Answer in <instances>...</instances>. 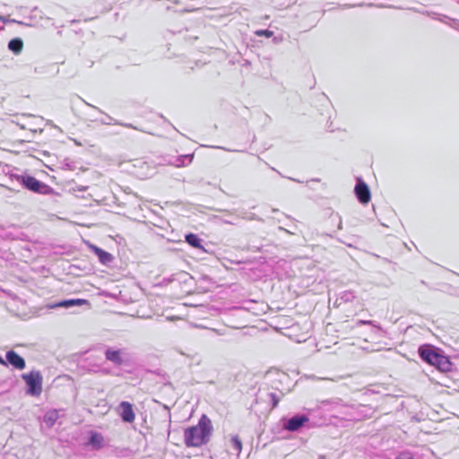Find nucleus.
<instances>
[{
	"instance_id": "obj_30",
	"label": "nucleus",
	"mask_w": 459,
	"mask_h": 459,
	"mask_svg": "<svg viewBox=\"0 0 459 459\" xmlns=\"http://www.w3.org/2000/svg\"><path fill=\"white\" fill-rule=\"evenodd\" d=\"M273 41H274V42H277V41H278V39L274 38V39H273Z\"/></svg>"
},
{
	"instance_id": "obj_22",
	"label": "nucleus",
	"mask_w": 459,
	"mask_h": 459,
	"mask_svg": "<svg viewBox=\"0 0 459 459\" xmlns=\"http://www.w3.org/2000/svg\"><path fill=\"white\" fill-rule=\"evenodd\" d=\"M255 35L257 36H264L266 38H271L273 35V32L269 30H259L255 31Z\"/></svg>"
},
{
	"instance_id": "obj_5",
	"label": "nucleus",
	"mask_w": 459,
	"mask_h": 459,
	"mask_svg": "<svg viewBox=\"0 0 459 459\" xmlns=\"http://www.w3.org/2000/svg\"><path fill=\"white\" fill-rule=\"evenodd\" d=\"M309 419L307 415L298 414L287 420V422L283 425L284 429L294 432L299 430L301 427L305 425V423L308 422Z\"/></svg>"
},
{
	"instance_id": "obj_3",
	"label": "nucleus",
	"mask_w": 459,
	"mask_h": 459,
	"mask_svg": "<svg viewBox=\"0 0 459 459\" xmlns=\"http://www.w3.org/2000/svg\"><path fill=\"white\" fill-rule=\"evenodd\" d=\"M22 378L28 385L27 394L39 396L41 394L43 377L39 370H32L30 373L22 374Z\"/></svg>"
},
{
	"instance_id": "obj_2",
	"label": "nucleus",
	"mask_w": 459,
	"mask_h": 459,
	"mask_svg": "<svg viewBox=\"0 0 459 459\" xmlns=\"http://www.w3.org/2000/svg\"><path fill=\"white\" fill-rule=\"evenodd\" d=\"M16 180L25 188L37 194L51 195L54 190L48 185L29 175L15 176Z\"/></svg>"
},
{
	"instance_id": "obj_8",
	"label": "nucleus",
	"mask_w": 459,
	"mask_h": 459,
	"mask_svg": "<svg viewBox=\"0 0 459 459\" xmlns=\"http://www.w3.org/2000/svg\"><path fill=\"white\" fill-rule=\"evenodd\" d=\"M121 409L120 416L125 422L131 423L135 419V414L133 410V406L129 402H121L119 404Z\"/></svg>"
},
{
	"instance_id": "obj_25",
	"label": "nucleus",
	"mask_w": 459,
	"mask_h": 459,
	"mask_svg": "<svg viewBox=\"0 0 459 459\" xmlns=\"http://www.w3.org/2000/svg\"><path fill=\"white\" fill-rule=\"evenodd\" d=\"M338 217V225H337V228L338 230H342V219L341 217L337 216Z\"/></svg>"
},
{
	"instance_id": "obj_26",
	"label": "nucleus",
	"mask_w": 459,
	"mask_h": 459,
	"mask_svg": "<svg viewBox=\"0 0 459 459\" xmlns=\"http://www.w3.org/2000/svg\"><path fill=\"white\" fill-rule=\"evenodd\" d=\"M84 103H85L86 105H88V106H90V107H91V108H93L97 109L99 112L102 113V111H101L100 109H99L96 106L91 105L90 103H88V102H86V101H84Z\"/></svg>"
},
{
	"instance_id": "obj_31",
	"label": "nucleus",
	"mask_w": 459,
	"mask_h": 459,
	"mask_svg": "<svg viewBox=\"0 0 459 459\" xmlns=\"http://www.w3.org/2000/svg\"><path fill=\"white\" fill-rule=\"evenodd\" d=\"M0 19H2V17L0 16Z\"/></svg>"
},
{
	"instance_id": "obj_13",
	"label": "nucleus",
	"mask_w": 459,
	"mask_h": 459,
	"mask_svg": "<svg viewBox=\"0 0 459 459\" xmlns=\"http://www.w3.org/2000/svg\"><path fill=\"white\" fill-rule=\"evenodd\" d=\"M437 361L433 364V366H436L438 369L442 371H448L451 368V362L449 361L448 358L438 354L437 358Z\"/></svg>"
},
{
	"instance_id": "obj_11",
	"label": "nucleus",
	"mask_w": 459,
	"mask_h": 459,
	"mask_svg": "<svg viewBox=\"0 0 459 459\" xmlns=\"http://www.w3.org/2000/svg\"><path fill=\"white\" fill-rule=\"evenodd\" d=\"M105 357L108 360L113 362L116 365L119 366L123 363L120 350L108 349L105 351Z\"/></svg>"
},
{
	"instance_id": "obj_15",
	"label": "nucleus",
	"mask_w": 459,
	"mask_h": 459,
	"mask_svg": "<svg viewBox=\"0 0 459 459\" xmlns=\"http://www.w3.org/2000/svg\"><path fill=\"white\" fill-rule=\"evenodd\" d=\"M89 445L94 448L99 449L103 445V437L98 432H91L89 439Z\"/></svg>"
},
{
	"instance_id": "obj_19",
	"label": "nucleus",
	"mask_w": 459,
	"mask_h": 459,
	"mask_svg": "<svg viewBox=\"0 0 459 459\" xmlns=\"http://www.w3.org/2000/svg\"><path fill=\"white\" fill-rule=\"evenodd\" d=\"M101 123L104 125H110V124L114 123L116 125H121L125 127H129V128L133 127V126L131 124H123V123H118L117 121H114V119L109 116H107V118L105 120H102Z\"/></svg>"
},
{
	"instance_id": "obj_9",
	"label": "nucleus",
	"mask_w": 459,
	"mask_h": 459,
	"mask_svg": "<svg viewBox=\"0 0 459 459\" xmlns=\"http://www.w3.org/2000/svg\"><path fill=\"white\" fill-rule=\"evenodd\" d=\"M419 353L420 358L426 361L427 363L433 365L435 361H437V358L438 356V353L436 352L431 347L429 346H423L420 347Z\"/></svg>"
},
{
	"instance_id": "obj_17",
	"label": "nucleus",
	"mask_w": 459,
	"mask_h": 459,
	"mask_svg": "<svg viewBox=\"0 0 459 459\" xmlns=\"http://www.w3.org/2000/svg\"><path fill=\"white\" fill-rule=\"evenodd\" d=\"M230 446L233 450L236 451L238 455L242 450V442L238 436H233L230 439Z\"/></svg>"
},
{
	"instance_id": "obj_29",
	"label": "nucleus",
	"mask_w": 459,
	"mask_h": 459,
	"mask_svg": "<svg viewBox=\"0 0 459 459\" xmlns=\"http://www.w3.org/2000/svg\"><path fill=\"white\" fill-rule=\"evenodd\" d=\"M249 220H254L255 219V214H251L250 217H248Z\"/></svg>"
},
{
	"instance_id": "obj_1",
	"label": "nucleus",
	"mask_w": 459,
	"mask_h": 459,
	"mask_svg": "<svg viewBox=\"0 0 459 459\" xmlns=\"http://www.w3.org/2000/svg\"><path fill=\"white\" fill-rule=\"evenodd\" d=\"M211 420L203 414L197 425L186 428L184 431V441L187 447H200L206 445L212 433Z\"/></svg>"
},
{
	"instance_id": "obj_10",
	"label": "nucleus",
	"mask_w": 459,
	"mask_h": 459,
	"mask_svg": "<svg viewBox=\"0 0 459 459\" xmlns=\"http://www.w3.org/2000/svg\"><path fill=\"white\" fill-rule=\"evenodd\" d=\"M82 305H89V301L87 299H65L60 302L50 305L49 307L50 308H56V307L69 308V307H72L74 306H82Z\"/></svg>"
},
{
	"instance_id": "obj_6",
	"label": "nucleus",
	"mask_w": 459,
	"mask_h": 459,
	"mask_svg": "<svg viewBox=\"0 0 459 459\" xmlns=\"http://www.w3.org/2000/svg\"><path fill=\"white\" fill-rule=\"evenodd\" d=\"M418 12L429 16V18H431L433 20H437L440 22H443L449 26H453L459 30V27H457V25L459 26V21L450 19L449 17H447L445 14H441V13H436L433 11H418Z\"/></svg>"
},
{
	"instance_id": "obj_24",
	"label": "nucleus",
	"mask_w": 459,
	"mask_h": 459,
	"mask_svg": "<svg viewBox=\"0 0 459 459\" xmlns=\"http://www.w3.org/2000/svg\"><path fill=\"white\" fill-rule=\"evenodd\" d=\"M269 395L271 397L273 408H275L280 402V397L274 393H271Z\"/></svg>"
},
{
	"instance_id": "obj_14",
	"label": "nucleus",
	"mask_w": 459,
	"mask_h": 459,
	"mask_svg": "<svg viewBox=\"0 0 459 459\" xmlns=\"http://www.w3.org/2000/svg\"><path fill=\"white\" fill-rule=\"evenodd\" d=\"M8 48L16 55L20 54L23 48V42L22 39L15 38L11 39L8 43Z\"/></svg>"
},
{
	"instance_id": "obj_23",
	"label": "nucleus",
	"mask_w": 459,
	"mask_h": 459,
	"mask_svg": "<svg viewBox=\"0 0 459 459\" xmlns=\"http://www.w3.org/2000/svg\"><path fill=\"white\" fill-rule=\"evenodd\" d=\"M192 159H193V156H192V155L180 156V157H178V161L179 163H178L176 166H177V167H180V166H182V165H183V163H184V160H188V162L190 163V162L192 161Z\"/></svg>"
},
{
	"instance_id": "obj_16",
	"label": "nucleus",
	"mask_w": 459,
	"mask_h": 459,
	"mask_svg": "<svg viewBox=\"0 0 459 459\" xmlns=\"http://www.w3.org/2000/svg\"><path fill=\"white\" fill-rule=\"evenodd\" d=\"M186 242L193 247L203 248L201 245V239L197 235L189 233L186 235Z\"/></svg>"
},
{
	"instance_id": "obj_28",
	"label": "nucleus",
	"mask_w": 459,
	"mask_h": 459,
	"mask_svg": "<svg viewBox=\"0 0 459 459\" xmlns=\"http://www.w3.org/2000/svg\"><path fill=\"white\" fill-rule=\"evenodd\" d=\"M359 324H362V325H371V324H372V321H363V320H361V321H359Z\"/></svg>"
},
{
	"instance_id": "obj_20",
	"label": "nucleus",
	"mask_w": 459,
	"mask_h": 459,
	"mask_svg": "<svg viewBox=\"0 0 459 459\" xmlns=\"http://www.w3.org/2000/svg\"><path fill=\"white\" fill-rule=\"evenodd\" d=\"M56 419H57V412L55 411L48 412L45 416V420L47 423L53 424Z\"/></svg>"
},
{
	"instance_id": "obj_4",
	"label": "nucleus",
	"mask_w": 459,
	"mask_h": 459,
	"mask_svg": "<svg viewBox=\"0 0 459 459\" xmlns=\"http://www.w3.org/2000/svg\"><path fill=\"white\" fill-rule=\"evenodd\" d=\"M355 195L358 198V200L363 204H366L370 201V190L368 186V185L361 179L359 178L357 180V184L354 188Z\"/></svg>"
},
{
	"instance_id": "obj_18",
	"label": "nucleus",
	"mask_w": 459,
	"mask_h": 459,
	"mask_svg": "<svg viewBox=\"0 0 459 459\" xmlns=\"http://www.w3.org/2000/svg\"><path fill=\"white\" fill-rule=\"evenodd\" d=\"M354 299H355V295L351 290H345L340 296V300H342V302H345V303L352 302L354 300Z\"/></svg>"
},
{
	"instance_id": "obj_12",
	"label": "nucleus",
	"mask_w": 459,
	"mask_h": 459,
	"mask_svg": "<svg viewBox=\"0 0 459 459\" xmlns=\"http://www.w3.org/2000/svg\"><path fill=\"white\" fill-rule=\"evenodd\" d=\"M91 249L93 250L95 255L98 256L100 262L102 263L103 264H107L113 260L112 255L109 254L108 252H107L96 246H91Z\"/></svg>"
},
{
	"instance_id": "obj_21",
	"label": "nucleus",
	"mask_w": 459,
	"mask_h": 459,
	"mask_svg": "<svg viewBox=\"0 0 459 459\" xmlns=\"http://www.w3.org/2000/svg\"><path fill=\"white\" fill-rule=\"evenodd\" d=\"M395 459H414L413 455L409 451L401 452Z\"/></svg>"
},
{
	"instance_id": "obj_27",
	"label": "nucleus",
	"mask_w": 459,
	"mask_h": 459,
	"mask_svg": "<svg viewBox=\"0 0 459 459\" xmlns=\"http://www.w3.org/2000/svg\"><path fill=\"white\" fill-rule=\"evenodd\" d=\"M0 364L3 366H7V362L1 356H0Z\"/></svg>"
},
{
	"instance_id": "obj_7",
	"label": "nucleus",
	"mask_w": 459,
	"mask_h": 459,
	"mask_svg": "<svg viewBox=\"0 0 459 459\" xmlns=\"http://www.w3.org/2000/svg\"><path fill=\"white\" fill-rule=\"evenodd\" d=\"M5 361L12 365L14 368L22 370L26 367L24 359L13 351H9L5 355Z\"/></svg>"
}]
</instances>
